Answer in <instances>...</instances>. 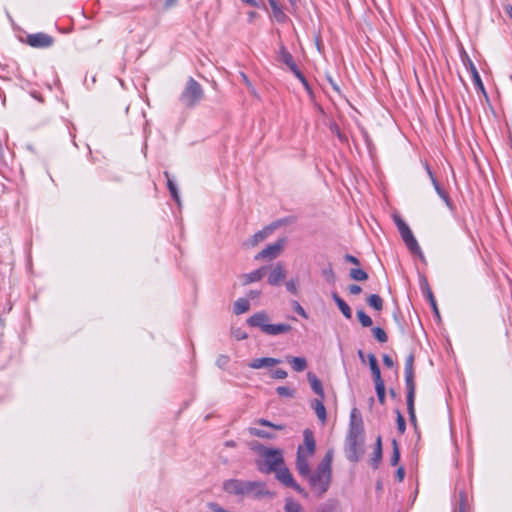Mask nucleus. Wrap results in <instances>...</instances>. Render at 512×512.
<instances>
[{
    "mask_svg": "<svg viewBox=\"0 0 512 512\" xmlns=\"http://www.w3.org/2000/svg\"><path fill=\"white\" fill-rule=\"evenodd\" d=\"M364 453V429L361 419L357 420L355 410L351 413L349 431L345 440V455L350 462H357Z\"/></svg>",
    "mask_w": 512,
    "mask_h": 512,
    "instance_id": "1",
    "label": "nucleus"
},
{
    "mask_svg": "<svg viewBox=\"0 0 512 512\" xmlns=\"http://www.w3.org/2000/svg\"><path fill=\"white\" fill-rule=\"evenodd\" d=\"M261 460L257 466L262 473H272L284 463L282 451L280 449L261 447L259 450Z\"/></svg>",
    "mask_w": 512,
    "mask_h": 512,
    "instance_id": "2",
    "label": "nucleus"
},
{
    "mask_svg": "<svg viewBox=\"0 0 512 512\" xmlns=\"http://www.w3.org/2000/svg\"><path fill=\"white\" fill-rule=\"evenodd\" d=\"M311 490L317 497L323 496L329 489L332 479V471L317 465L313 472L306 476Z\"/></svg>",
    "mask_w": 512,
    "mask_h": 512,
    "instance_id": "3",
    "label": "nucleus"
},
{
    "mask_svg": "<svg viewBox=\"0 0 512 512\" xmlns=\"http://www.w3.org/2000/svg\"><path fill=\"white\" fill-rule=\"evenodd\" d=\"M204 98L202 86L192 77L186 82L179 100L186 108H193Z\"/></svg>",
    "mask_w": 512,
    "mask_h": 512,
    "instance_id": "4",
    "label": "nucleus"
},
{
    "mask_svg": "<svg viewBox=\"0 0 512 512\" xmlns=\"http://www.w3.org/2000/svg\"><path fill=\"white\" fill-rule=\"evenodd\" d=\"M278 60L289 68V70L301 81L306 89H309L307 79L298 68L291 53L283 45L279 48Z\"/></svg>",
    "mask_w": 512,
    "mask_h": 512,
    "instance_id": "5",
    "label": "nucleus"
},
{
    "mask_svg": "<svg viewBox=\"0 0 512 512\" xmlns=\"http://www.w3.org/2000/svg\"><path fill=\"white\" fill-rule=\"evenodd\" d=\"M273 473H275L276 479L284 486L290 487L300 494L307 495L304 489L295 482L293 475L291 474L290 470L286 467L285 463L279 466L276 469V471H273Z\"/></svg>",
    "mask_w": 512,
    "mask_h": 512,
    "instance_id": "6",
    "label": "nucleus"
},
{
    "mask_svg": "<svg viewBox=\"0 0 512 512\" xmlns=\"http://www.w3.org/2000/svg\"><path fill=\"white\" fill-rule=\"evenodd\" d=\"M285 244V239H279L273 244H269L266 248L261 250L258 254L255 255L254 259L259 260H273L276 259L280 253L282 252Z\"/></svg>",
    "mask_w": 512,
    "mask_h": 512,
    "instance_id": "7",
    "label": "nucleus"
},
{
    "mask_svg": "<svg viewBox=\"0 0 512 512\" xmlns=\"http://www.w3.org/2000/svg\"><path fill=\"white\" fill-rule=\"evenodd\" d=\"M246 496H253L256 499L274 497V493L267 489L266 484L261 481H247Z\"/></svg>",
    "mask_w": 512,
    "mask_h": 512,
    "instance_id": "8",
    "label": "nucleus"
},
{
    "mask_svg": "<svg viewBox=\"0 0 512 512\" xmlns=\"http://www.w3.org/2000/svg\"><path fill=\"white\" fill-rule=\"evenodd\" d=\"M26 42L34 48H47L52 46L54 40L50 35L39 32L27 35Z\"/></svg>",
    "mask_w": 512,
    "mask_h": 512,
    "instance_id": "9",
    "label": "nucleus"
},
{
    "mask_svg": "<svg viewBox=\"0 0 512 512\" xmlns=\"http://www.w3.org/2000/svg\"><path fill=\"white\" fill-rule=\"evenodd\" d=\"M247 485V481L239 479H230L224 482L223 489L229 494L246 496Z\"/></svg>",
    "mask_w": 512,
    "mask_h": 512,
    "instance_id": "10",
    "label": "nucleus"
},
{
    "mask_svg": "<svg viewBox=\"0 0 512 512\" xmlns=\"http://www.w3.org/2000/svg\"><path fill=\"white\" fill-rule=\"evenodd\" d=\"M287 271L283 263H276L271 269L267 282L269 285L278 286L286 277Z\"/></svg>",
    "mask_w": 512,
    "mask_h": 512,
    "instance_id": "11",
    "label": "nucleus"
},
{
    "mask_svg": "<svg viewBox=\"0 0 512 512\" xmlns=\"http://www.w3.org/2000/svg\"><path fill=\"white\" fill-rule=\"evenodd\" d=\"M310 456L306 455L304 452V448L302 446H299L297 449V456H296V469L298 473L306 477L311 472L310 465L308 458Z\"/></svg>",
    "mask_w": 512,
    "mask_h": 512,
    "instance_id": "12",
    "label": "nucleus"
},
{
    "mask_svg": "<svg viewBox=\"0 0 512 512\" xmlns=\"http://www.w3.org/2000/svg\"><path fill=\"white\" fill-rule=\"evenodd\" d=\"M269 267L268 266H262L250 273H245L240 276V279L242 281V285L246 286L254 282L260 281L267 273Z\"/></svg>",
    "mask_w": 512,
    "mask_h": 512,
    "instance_id": "13",
    "label": "nucleus"
},
{
    "mask_svg": "<svg viewBox=\"0 0 512 512\" xmlns=\"http://www.w3.org/2000/svg\"><path fill=\"white\" fill-rule=\"evenodd\" d=\"M268 315L265 312H258L247 319V323L251 327H258L265 333L266 326H269Z\"/></svg>",
    "mask_w": 512,
    "mask_h": 512,
    "instance_id": "14",
    "label": "nucleus"
},
{
    "mask_svg": "<svg viewBox=\"0 0 512 512\" xmlns=\"http://www.w3.org/2000/svg\"><path fill=\"white\" fill-rule=\"evenodd\" d=\"M400 235L410 252L416 253V254H419L420 256H422L421 249H420L418 242L415 239L410 228L407 229L406 231L400 233Z\"/></svg>",
    "mask_w": 512,
    "mask_h": 512,
    "instance_id": "15",
    "label": "nucleus"
},
{
    "mask_svg": "<svg viewBox=\"0 0 512 512\" xmlns=\"http://www.w3.org/2000/svg\"><path fill=\"white\" fill-rule=\"evenodd\" d=\"M304 452L308 456H313L316 450V441L314 434L310 429H305L303 432V445Z\"/></svg>",
    "mask_w": 512,
    "mask_h": 512,
    "instance_id": "16",
    "label": "nucleus"
},
{
    "mask_svg": "<svg viewBox=\"0 0 512 512\" xmlns=\"http://www.w3.org/2000/svg\"><path fill=\"white\" fill-rule=\"evenodd\" d=\"M414 372L405 373V384L407 389V397L406 402L409 408H412V403L415 400V382H414Z\"/></svg>",
    "mask_w": 512,
    "mask_h": 512,
    "instance_id": "17",
    "label": "nucleus"
},
{
    "mask_svg": "<svg viewBox=\"0 0 512 512\" xmlns=\"http://www.w3.org/2000/svg\"><path fill=\"white\" fill-rule=\"evenodd\" d=\"M466 68L471 74L472 82L475 85L476 88L480 89L481 91H484V85L481 80V77L477 71V68L475 67L474 63L470 60V58L466 55L465 59L463 60Z\"/></svg>",
    "mask_w": 512,
    "mask_h": 512,
    "instance_id": "18",
    "label": "nucleus"
},
{
    "mask_svg": "<svg viewBox=\"0 0 512 512\" xmlns=\"http://www.w3.org/2000/svg\"><path fill=\"white\" fill-rule=\"evenodd\" d=\"M281 361L276 358L271 357H263V358H256L253 359L248 366L252 369H261L266 367H273L277 364H279Z\"/></svg>",
    "mask_w": 512,
    "mask_h": 512,
    "instance_id": "19",
    "label": "nucleus"
},
{
    "mask_svg": "<svg viewBox=\"0 0 512 512\" xmlns=\"http://www.w3.org/2000/svg\"><path fill=\"white\" fill-rule=\"evenodd\" d=\"M324 398L314 399L311 401V408L314 410L317 418L321 421L322 424H325L327 420L326 408L323 404Z\"/></svg>",
    "mask_w": 512,
    "mask_h": 512,
    "instance_id": "20",
    "label": "nucleus"
},
{
    "mask_svg": "<svg viewBox=\"0 0 512 512\" xmlns=\"http://www.w3.org/2000/svg\"><path fill=\"white\" fill-rule=\"evenodd\" d=\"M292 329L291 325L286 323H279V324H269V326H266L265 334L271 335V336H277L280 334H285L290 332Z\"/></svg>",
    "mask_w": 512,
    "mask_h": 512,
    "instance_id": "21",
    "label": "nucleus"
},
{
    "mask_svg": "<svg viewBox=\"0 0 512 512\" xmlns=\"http://www.w3.org/2000/svg\"><path fill=\"white\" fill-rule=\"evenodd\" d=\"M270 4V7L272 9L273 17L276 19V21L280 23H284L288 16L284 13L283 7L280 5L278 0H267Z\"/></svg>",
    "mask_w": 512,
    "mask_h": 512,
    "instance_id": "22",
    "label": "nucleus"
},
{
    "mask_svg": "<svg viewBox=\"0 0 512 512\" xmlns=\"http://www.w3.org/2000/svg\"><path fill=\"white\" fill-rule=\"evenodd\" d=\"M316 512H342V509L337 500L329 499L319 505Z\"/></svg>",
    "mask_w": 512,
    "mask_h": 512,
    "instance_id": "23",
    "label": "nucleus"
},
{
    "mask_svg": "<svg viewBox=\"0 0 512 512\" xmlns=\"http://www.w3.org/2000/svg\"><path fill=\"white\" fill-rule=\"evenodd\" d=\"M307 378L314 393L317 394L320 398H324V390L322 387V383L317 378V376L314 373L309 372L307 374Z\"/></svg>",
    "mask_w": 512,
    "mask_h": 512,
    "instance_id": "24",
    "label": "nucleus"
},
{
    "mask_svg": "<svg viewBox=\"0 0 512 512\" xmlns=\"http://www.w3.org/2000/svg\"><path fill=\"white\" fill-rule=\"evenodd\" d=\"M332 298L337 304L342 314L344 315V317L347 319H351L352 311L349 305L336 292L332 293Z\"/></svg>",
    "mask_w": 512,
    "mask_h": 512,
    "instance_id": "25",
    "label": "nucleus"
},
{
    "mask_svg": "<svg viewBox=\"0 0 512 512\" xmlns=\"http://www.w3.org/2000/svg\"><path fill=\"white\" fill-rule=\"evenodd\" d=\"M369 367L373 376L374 383L377 381H383L381 378V371L378 366L377 358L374 354L368 355Z\"/></svg>",
    "mask_w": 512,
    "mask_h": 512,
    "instance_id": "26",
    "label": "nucleus"
},
{
    "mask_svg": "<svg viewBox=\"0 0 512 512\" xmlns=\"http://www.w3.org/2000/svg\"><path fill=\"white\" fill-rule=\"evenodd\" d=\"M287 361L292 365L293 370L296 372H302L307 367V361L302 357L289 356L287 357Z\"/></svg>",
    "mask_w": 512,
    "mask_h": 512,
    "instance_id": "27",
    "label": "nucleus"
},
{
    "mask_svg": "<svg viewBox=\"0 0 512 512\" xmlns=\"http://www.w3.org/2000/svg\"><path fill=\"white\" fill-rule=\"evenodd\" d=\"M164 175L167 178V187L169 189V192H170L172 198L176 201L178 206H180L181 200H180V196H179V192H178V188H177L176 184L170 179L168 172H164Z\"/></svg>",
    "mask_w": 512,
    "mask_h": 512,
    "instance_id": "28",
    "label": "nucleus"
},
{
    "mask_svg": "<svg viewBox=\"0 0 512 512\" xmlns=\"http://www.w3.org/2000/svg\"><path fill=\"white\" fill-rule=\"evenodd\" d=\"M250 309L249 300L246 298H239L234 303V313L236 315L243 314Z\"/></svg>",
    "mask_w": 512,
    "mask_h": 512,
    "instance_id": "29",
    "label": "nucleus"
},
{
    "mask_svg": "<svg viewBox=\"0 0 512 512\" xmlns=\"http://www.w3.org/2000/svg\"><path fill=\"white\" fill-rule=\"evenodd\" d=\"M284 510L285 512H305L301 504L291 498L286 499Z\"/></svg>",
    "mask_w": 512,
    "mask_h": 512,
    "instance_id": "30",
    "label": "nucleus"
},
{
    "mask_svg": "<svg viewBox=\"0 0 512 512\" xmlns=\"http://www.w3.org/2000/svg\"><path fill=\"white\" fill-rule=\"evenodd\" d=\"M367 303L373 309L380 311L383 308V300L377 294H372L367 298Z\"/></svg>",
    "mask_w": 512,
    "mask_h": 512,
    "instance_id": "31",
    "label": "nucleus"
},
{
    "mask_svg": "<svg viewBox=\"0 0 512 512\" xmlns=\"http://www.w3.org/2000/svg\"><path fill=\"white\" fill-rule=\"evenodd\" d=\"M333 450L332 449H329L324 457L322 458V460L320 461V463L318 464V466L322 467V468H325L329 471H332V461H333Z\"/></svg>",
    "mask_w": 512,
    "mask_h": 512,
    "instance_id": "32",
    "label": "nucleus"
},
{
    "mask_svg": "<svg viewBox=\"0 0 512 512\" xmlns=\"http://www.w3.org/2000/svg\"><path fill=\"white\" fill-rule=\"evenodd\" d=\"M268 235V230L267 229H263L261 231H258L257 233H255L253 236H251V238L249 239L248 241V244L252 247L256 246L258 243L262 242L265 240V238L267 237Z\"/></svg>",
    "mask_w": 512,
    "mask_h": 512,
    "instance_id": "33",
    "label": "nucleus"
},
{
    "mask_svg": "<svg viewBox=\"0 0 512 512\" xmlns=\"http://www.w3.org/2000/svg\"><path fill=\"white\" fill-rule=\"evenodd\" d=\"M351 279L355 281H365L368 279V274L359 268H352L349 273Z\"/></svg>",
    "mask_w": 512,
    "mask_h": 512,
    "instance_id": "34",
    "label": "nucleus"
},
{
    "mask_svg": "<svg viewBox=\"0 0 512 512\" xmlns=\"http://www.w3.org/2000/svg\"><path fill=\"white\" fill-rule=\"evenodd\" d=\"M375 390H376L378 401L381 404H384L385 403V385H384V381H377V382H375Z\"/></svg>",
    "mask_w": 512,
    "mask_h": 512,
    "instance_id": "35",
    "label": "nucleus"
},
{
    "mask_svg": "<svg viewBox=\"0 0 512 512\" xmlns=\"http://www.w3.org/2000/svg\"><path fill=\"white\" fill-rule=\"evenodd\" d=\"M357 317L363 327H370L372 325V319L363 310L357 311Z\"/></svg>",
    "mask_w": 512,
    "mask_h": 512,
    "instance_id": "36",
    "label": "nucleus"
},
{
    "mask_svg": "<svg viewBox=\"0 0 512 512\" xmlns=\"http://www.w3.org/2000/svg\"><path fill=\"white\" fill-rule=\"evenodd\" d=\"M329 129L331 131V133L335 136H337V138L342 142H347V137L341 132L339 126L333 122L329 125Z\"/></svg>",
    "mask_w": 512,
    "mask_h": 512,
    "instance_id": "37",
    "label": "nucleus"
},
{
    "mask_svg": "<svg viewBox=\"0 0 512 512\" xmlns=\"http://www.w3.org/2000/svg\"><path fill=\"white\" fill-rule=\"evenodd\" d=\"M373 336L380 342L385 343L388 340L386 332L380 327H374L372 329Z\"/></svg>",
    "mask_w": 512,
    "mask_h": 512,
    "instance_id": "38",
    "label": "nucleus"
},
{
    "mask_svg": "<svg viewBox=\"0 0 512 512\" xmlns=\"http://www.w3.org/2000/svg\"><path fill=\"white\" fill-rule=\"evenodd\" d=\"M249 433L253 436H257V437H260V438H273L274 435L271 434V433H268L266 432L265 430H262V429H259V428H255V427H251L249 428Z\"/></svg>",
    "mask_w": 512,
    "mask_h": 512,
    "instance_id": "39",
    "label": "nucleus"
},
{
    "mask_svg": "<svg viewBox=\"0 0 512 512\" xmlns=\"http://www.w3.org/2000/svg\"><path fill=\"white\" fill-rule=\"evenodd\" d=\"M393 453L391 457V465L396 466L400 459V451L395 439L392 440Z\"/></svg>",
    "mask_w": 512,
    "mask_h": 512,
    "instance_id": "40",
    "label": "nucleus"
},
{
    "mask_svg": "<svg viewBox=\"0 0 512 512\" xmlns=\"http://www.w3.org/2000/svg\"><path fill=\"white\" fill-rule=\"evenodd\" d=\"M436 193L439 195V197L445 202V204L450 208L453 209V204L450 200L449 195L442 189V187H436L435 189Z\"/></svg>",
    "mask_w": 512,
    "mask_h": 512,
    "instance_id": "41",
    "label": "nucleus"
},
{
    "mask_svg": "<svg viewBox=\"0 0 512 512\" xmlns=\"http://www.w3.org/2000/svg\"><path fill=\"white\" fill-rule=\"evenodd\" d=\"M276 392L282 397L292 398L294 396V390L286 386L277 387Z\"/></svg>",
    "mask_w": 512,
    "mask_h": 512,
    "instance_id": "42",
    "label": "nucleus"
},
{
    "mask_svg": "<svg viewBox=\"0 0 512 512\" xmlns=\"http://www.w3.org/2000/svg\"><path fill=\"white\" fill-rule=\"evenodd\" d=\"M394 222L398 228L399 233H402L409 229V226L406 224V222L398 215L394 216Z\"/></svg>",
    "mask_w": 512,
    "mask_h": 512,
    "instance_id": "43",
    "label": "nucleus"
},
{
    "mask_svg": "<svg viewBox=\"0 0 512 512\" xmlns=\"http://www.w3.org/2000/svg\"><path fill=\"white\" fill-rule=\"evenodd\" d=\"M414 372V354L410 353L405 360V373Z\"/></svg>",
    "mask_w": 512,
    "mask_h": 512,
    "instance_id": "44",
    "label": "nucleus"
},
{
    "mask_svg": "<svg viewBox=\"0 0 512 512\" xmlns=\"http://www.w3.org/2000/svg\"><path fill=\"white\" fill-rule=\"evenodd\" d=\"M397 429L401 434H403L406 430L405 419L399 411H397Z\"/></svg>",
    "mask_w": 512,
    "mask_h": 512,
    "instance_id": "45",
    "label": "nucleus"
},
{
    "mask_svg": "<svg viewBox=\"0 0 512 512\" xmlns=\"http://www.w3.org/2000/svg\"><path fill=\"white\" fill-rule=\"evenodd\" d=\"M285 286H286V289L292 293V294H297L298 292V283H297V280L296 279H290L289 281H287L285 283Z\"/></svg>",
    "mask_w": 512,
    "mask_h": 512,
    "instance_id": "46",
    "label": "nucleus"
},
{
    "mask_svg": "<svg viewBox=\"0 0 512 512\" xmlns=\"http://www.w3.org/2000/svg\"><path fill=\"white\" fill-rule=\"evenodd\" d=\"M382 459V451L374 450L371 458V464L374 468H377Z\"/></svg>",
    "mask_w": 512,
    "mask_h": 512,
    "instance_id": "47",
    "label": "nucleus"
},
{
    "mask_svg": "<svg viewBox=\"0 0 512 512\" xmlns=\"http://www.w3.org/2000/svg\"><path fill=\"white\" fill-rule=\"evenodd\" d=\"M425 170L434 186V189H436V187H440V184L439 182L437 181L436 177L434 176L433 172L431 171L430 167L428 164H425Z\"/></svg>",
    "mask_w": 512,
    "mask_h": 512,
    "instance_id": "48",
    "label": "nucleus"
},
{
    "mask_svg": "<svg viewBox=\"0 0 512 512\" xmlns=\"http://www.w3.org/2000/svg\"><path fill=\"white\" fill-rule=\"evenodd\" d=\"M258 423L260 425H263V426H267V427H271V428H274V429H277V430H282L284 428L283 425H276V424H273L271 423L270 421L268 420H265V419H259L258 420Z\"/></svg>",
    "mask_w": 512,
    "mask_h": 512,
    "instance_id": "49",
    "label": "nucleus"
},
{
    "mask_svg": "<svg viewBox=\"0 0 512 512\" xmlns=\"http://www.w3.org/2000/svg\"><path fill=\"white\" fill-rule=\"evenodd\" d=\"M272 377L275 379H285L287 377V372L283 369H276L273 371Z\"/></svg>",
    "mask_w": 512,
    "mask_h": 512,
    "instance_id": "50",
    "label": "nucleus"
},
{
    "mask_svg": "<svg viewBox=\"0 0 512 512\" xmlns=\"http://www.w3.org/2000/svg\"><path fill=\"white\" fill-rule=\"evenodd\" d=\"M466 495L464 492H460V505L458 512H465V505H466Z\"/></svg>",
    "mask_w": 512,
    "mask_h": 512,
    "instance_id": "51",
    "label": "nucleus"
},
{
    "mask_svg": "<svg viewBox=\"0 0 512 512\" xmlns=\"http://www.w3.org/2000/svg\"><path fill=\"white\" fill-rule=\"evenodd\" d=\"M350 294L358 295L362 292V288L359 285L352 284L348 287Z\"/></svg>",
    "mask_w": 512,
    "mask_h": 512,
    "instance_id": "52",
    "label": "nucleus"
},
{
    "mask_svg": "<svg viewBox=\"0 0 512 512\" xmlns=\"http://www.w3.org/2000/svg\"><path fill=\"white\" fill-rule=\"evenodd\" d=\"M383 363L388 368H392L394 366L393 359L389 355H387V354L383 355Z\"/></svg>",
    "mask_w": 512,
    "mask_h": 512,
    "instance_id": "53",
    "label": "nucleus"
},
{
    "mask_svg": "<svg viewBox=\"0 0 512 512\" xmlns=\"http://www.w3.org/2000/svg\"><path fill=\"white\" fill-rule=\"evenodd\" d=\"M228 362H229V358H228L227 356H225V355H220V356L217 358V361H216V363H217V365H218L219 367H223V366H225Z\"/></svg>",
    "mask_w": 512,
    "mask_h": 512,
    "instance_id": "54",
    "label": "nucleus"
},
{
    "mask_svg": "<svg viewBox=\"0 0 512 512\" xmlns=\"http://www.w3.org/2000/svg\"><path fill=\"white\" fill-rule=\"evenodd\" d=\"M344 259H345V261L355 264V265H359V263H360L359 260L355 256L350 255V254H346Z\"/></svg>",
    "mask_w": 512,
    "mask_h": 512,
    "instance_id": "55",
    "label": "nucleus"
},
{
    "mask_svg": "<svg viewBox=\"0 0 512 512\" xmlns=\"http://www.w3.org/2000/svg\"><path fill=\"white\" fill-rule=\"evenodd\" d=\"M178 3V0H165L164 2V9H170L174 7Z\"/></svg>",
    "mask_w": 512,
    "mask_h": 512,
    "instance_id": "56",
    "label": "nucleus"
},
{
    "mask_svg": "<svg viewBox=\"0 0 512 512\" xmlns=\"http://www.w3.org/2000/svg\"><path fill=\"white\" fill-rule=\"evenodd\" d=\"M396 477L399 481H402L405 477V470L403 467H399L396 471Z\"/></svg>",
    "mask_w": 512,
    "mask_h": 512,
    "instance_id": "57",
    "label": "nucleus"
},
{
    "mask_svg": "<svg viewBox=\"0 0 512 512\" xmlns=\"http://www.w3.org/2000/svg\"><path fill=\"white\" fill-rule=\"evenodd\" d=\"M239 76H240L241 80L245 83V85H247V87H249V88L252 87L251 82L249 81V79L245 73L240 72Z\"/></svg>",
    "mask_w": 512,
    "mask_h": 512,
    "instance_id": "58",
    "label": "nucleus"
},
{
    "mask_svg": "<svg viewBox=\"0 0 512 512\" xmlns=\"http://www.w3.org/2000/svg\"><path fill=\"white\" fill-rule=\"evenodd\" d=\"M412 410H410L409 406H407V410H408V413H409V416H410V419L412 422H415L416 420V417H415V409H414V402L412 403Z\"/></svg>",
    "mask_w": 512,
    "mask_h": 512,
    "instance_id": "59",
    "label": "nucleus"
},
{
    "mask_svg": "<svg viewBox=\"0 0 512 512\" xmlns=\"http://www.w3.org/2000/svg\"><path fill=\"white\" fill-rule=\"evenodd\" d=\"M296 312H297L300 316H302V317H304V318H307V314H306L305 310H304V309L302 308V306H301V305H299L298 303H297V307H296Z\"/></svg>",
    "mask_w": 512,
    "mask_h": 512,
    "instance_id": "60",
    "label": "nucleus"
},
{
    "mask_svg": "<svg viewBox=\"0 0 512 512\" xmlns=\"http://www.w3.org/2000/svg\"><path fill=\"white\" fill-rule=\"evenodd\" d=\"M259 295H260V291H257V290H250L248 292V297L250 299H255V298L259 297Z\"/></svg>",
    "mask_w": 512,
    "mask_h": 512,
    "instance_id": "61",
    "label": "nucleus"
},
{
    "mask_svg": "<svg viewBox=\"0 0 512 512\" xmlns=\"http://www.w3.org/2000/svg\"><path fill=\"white\" fill-rule=\"evenodd\" d=\"M241 1L248 4L251 7H255V8L259 7V4L256 0H241Z\"/></svg>",
    "mask_w": 512,
    "mask_h": 512,
    "instance_id": "62",
    "label": "nucleus"
},
{
    "mask_svg": "<svg viewBox=\"0 0 512 512\" xmlns=\"http://www.w3.org/2000/svg\"><path fill=\"white\" fill-rule=\"evenodd\" d=\"M211 508L214 512H227L224 508L220 507L217 504L211 505Z\"/></svg>",
    "mask_w": 512,
    "mask_h": 512,
    "instance_id": "63",
    "label": "nucleus"
},
{
    "mask_svg": "<svg viewBox=\"0 0 512 512\" xmlns=\"http://www.w3.org/2000/svg\"><path fill=\"white\" fill-rule=\"evenodd\" d=\"M505 11H506L507 15L512 19V6L511 5L506 6Z\"/></svg>",
    "mask_w": 512,
    "mask_h": 512,
    "instance_id": "64",
    "label": "nucleus"
}]
</instances>
